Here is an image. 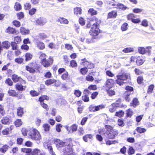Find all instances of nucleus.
<instances>
[{
	"label": "nucleus",
	"instance_id": "nucleus-29",
	"mask_svg": "<svg viewBox=\"0 0 155 155\" xmlns=\"http://www.w3.org/2000/svg\"><path fill=\"white\" fill-rule=\"evenodd\" d=\"M9 146L6 144H3L2 147H0V152L4 154L8 150Z\"/></svg>",
	"mask_w": 155,
	"mask_h": 155
},
{
	"label": "nucleus",
	"instance_id": "nucleus-52",
	"mask_svg": "<svg viewBox=\"0 0 155 155\" xmlns=\"http://www.w3.org/2000/svg\"><path fill=\"white\" fill-rule=\"evenodd\" d=\"M134 49L133 48L131 47H127L124 48L122 51L125 53H129L133 51Z\"/></svg>",
	"mask_w": 155,
	"mask_h": 155
},
{
	"label": "nucleus",
	"instance_id": "nucleus-60",
	"mask_svg": "<svg viewBox=\"0 0 155 155\" xmlns=\"http://www.w3.org/2000/svg\"><path fill=\"white\" fill-rule=\"evenodd\" d=\"M5 111L4 109L3 106L0 104V114L2 116H4L5 115Z\"/></svg>",
	"mask_w": 155,
	"mask_h": 155
},
{
	"label": "nucleus",
	"instance_id": "nucleus-54",
	"mask_svg": "<svg viewBox=\"0 0 155 155\" xmlns=\"http://www.w3.org/2000/svg\"><path fill=\"white\" fill-rule=\"evenodd\" d=\"M36 22L37 25H39L42 26L44 25V22L43 21L42 19L41 18H39L37 19L36 21Z\"/></svg>",
	"mask_w": 155,
	"mask_h": 155
},
{
	"label": "nucleus",
	"instance_id": "nucleus-27",
	"mask_svg": "<svg viewBox=\"0 0 155 155\" xmlns=\"http://www.w3.org/2000/svg\"><path fill=\"white\" fill-rule=\"evenodd\" d=\"M24 108L19 107L17 109V115L19 117H22L24 114Z\"/></svg>",
	"mask_w": 155,
	"mask_h": 155
},
{
	"label": "nucleus",
	"instance_id": "nucleus-9",
	"mask_svg": "<svg viewBox=\"0 0 155 155\" xmlns=\"http://www.w3.org/2000/svg\"><path fill=\"white\" fill-rule=\"evenodd\" d=\"M54 59L53 58L51 57H49L48 58V60L46 58H44L41 60V63L42 65L45 68H48L51 65L53 62Z\"/></svg>",
	"mask_w": 155,
	"mask_h": 155
},
{
	"label": "nucleus",
	"instance_id": "nucleus-11",
	"mask_svg": "<svg viewBox=\"0 0 155 155\" xmlns=\"http://www.w3.org/2000/svg\"><path fill=\"white\" fill-rule=\"evenodd\" d=\"M151 46H147L146 48L143 47H140L138 48V52L139 53L142 54H150L151 53Z\"/></svg>",
	"mask_w": 155,
	"mask_h": 155
},
{
	"label": "nucleus",
	"instance_id": "nucleus-3",
	"mask_svg": "<svg viewBox=\"0 0 155 155\" xmlns=\"http://www.w3.org/2000/svg\"><path fill=\"white\" fill-rule=\"evenodd\" d=\"M28 134L30 138L32 140L38 141L41 139V136L40 132L36 129H31L29 130Z\"/></svg>",
	"mask_w": 155,
	"mask_h": 155
},
{
	"label": "nucleus",
	"instance_id": "nucleus-25",
	"mask_svg": "<svg viewBox=\"0 0 155 155\" xmlns=\"http://www.w3.org/2000/svg\"><path fill=\"white\" fill-rule=\"evenodd\" d=\"M13 125H11L9 127H6L2 131V134L3 135L8 134H9L10 132L13 129Z\"/></svg>",
	"mask_w": 155,
	"mask_h": 155
},
{
	"label": "nucleus",
	"instance_id": "nucleus-17",
	"mask_svg": "<svg viewBox=\"0 0 155 155\" xmlns=\"http://www.w3.org/2000/svg\"><path fill=\"white\" fill-rule=\"evenodd\" d=\"M91 21H95L92 25L99 27L100 24L101 23V21L100 19H99L96 17L94 16L92 18Z\"/></svg>",
	"mask_w": 155,
	"mask_h": 155
},
{
	"label": "nucleus",
	"instance_id": "nucleus-28",
	"mask_svg": "<svg viewBox=\"0 0 155 155\" xmlns=\"http://www.w3.org/2000/svg\"><path fill=\"white\" fill-rule=\"evenodd\" d=\"M139 104V102L137 98L136 97L134 98L132 102L130 104V106H132L134 107H136Z\"/></svg>",
	"mask_w": 155,
	"mask_h": 155
},
{
	"label": "nucleus",
	"instance_id": "nucleus-7",
	"mask_svg": "<svg viewBox=\"0 0 155 155\" xmlns=\"http://www.w3.org/2000/svg\"><path fill=\"white\" fill-rule=\"evenodd\" d=\"M49 100V97L47 95H41L38 99V101L41 107L47 111L49 110V107L47 104L44 102V101L45 100L48 101Z\"/></svg>",
	"mask_w": 155,
	"mask_h": 155
},
{
	"label": "nucleus",
	"instance_id": "nucleus-33",
	"mask_svg": "<svg viewBox=\"0 0 155 155\" xmlns=\"http://www.w3.org/2000/svg\"><path fill=\"white\" fill-rule=\"evenodd\" d=\"M17 83L15 85V87L16 90L18 91H22L25 90L23 86L21 84Z\"/></svg>",
	"mask_w": 155,
	"mask_h": 155
},
{
	"label": "nucleus",
	"instance_id": "nucleus-51",
	"mask_svg": "<svg viewBox=\"0 0 155 155\" xmlns=\"http://www.w3.org/2000/svg\"><path fill=\"white\" fill-rule=\"evenodd\" d=\"M128 24L126 22L124 23L121 25V29L122 31H125L128 29Z\"/></svg>",
	"mask_w": 155,
	"mask_h": 155
},
{
	"label": "nucleus",
	"instance_id": "nucleus-44",
	"mask_svg": "<svg viewBox=\"0 0 155 155\" xmlns=\"http://www.w3.org/2000/svg\"><path fill=\"white\" fill-rule=\"evenodd\" d=\"M47 147L51 155H56L55 153L53 151V149L51 146L47 145Z\"/></svg>",
	"mask_w": 155,
	"mask_h": 155
},
{
	"label": "nucleus",
	"instance_id": "nucleus-40",
	"mask_svg": "<svg viewBox=\"0 0 155 155\" xmlns=\"http://www.w3.org/2000/svg\"><path fill=\"white\" fill-rule=\"evenodd\" d=\"M82 10L81 8L76 7L74 9V13L75 14L81 15Z\"/></svg>",
	"mask_w": 155,
	"mask_h": 155
},
{
	"label": "nucleus",
	"instance_id": "nucleus-38",
	"mask_svg": "<svg viewBox=\"0 0 155 155\" xmlns=\"http://www.w3.org/2000/svg\"><path fill=\"white\" fill-rule=\"evenodd\" d=\"M81 99L84 102H87L89 101V97L88 94L83 93L81 97Z\"/></svg>",
	"mask_w": 155,
	"mask_h": 155
},
{
	"label": "nucleus",
	"instance_id": "nucleus-45",
	"mask_svg": "<svg viewBox=\"0 0 155 155\" xmlns=\"http://www.w3.org/2000/svg\"><path fill=\"white\" fill-rule=\"evenodd\" d=\"M14 8L16 11H19L21 10L22 7L20 4L18 2H16L14 6Z\"/></svg>",
	"mask_w": 155,
	"mask_h": 155
},
{
	"label": "nucleus",
	"instance_id": "nucleus-22",
	"mask_svg": "<svg viewBox=\"0 0 155 155\" xmlns=\"http://www.w3.org/2000/svg\"><path fill=\"white\" fill-rule=\"evenodd\" d=\"M57 80L54 79L49 78L46 80L45 81V84L47 86H51L55 84Z\"/></svg>",
	"mask_w": 155,
	"mask_h": 155
},
{
	"label": "nucleus",
	"instance_id": "nucleus-10",
	"mask_svg": "<svg viewBox=\"0 0 155 155\" xmlns=\"http://www.w3.org/2000/svg\"><path fill=\"white\" fill-rule=\"evenodd\" d=\"M101 30L99 27L92 25L89 31L90 35L93 37H96L98 36L101 33Z\"/></svg>",
	"mask_w": 155,
	"mask_h": 155
},
{
	"label": "nucleus",
	"instance_id": "nucleus-23",
	"mask_svg": "<svg viewBox=\"0 0 155 155\" xmlns=\"http://www.w3.org/2000/svg\"><path fill=\"white\" fill-rule=\"evenodd\" d=\"M132 94V93H130L127 91H125L123 94V97L126 101L129 102L131 100V98L130 96Z\"/></svg>",
	"mask_w": 155,
	"mask_h": 155
},
{
	"label": "nucleus",
	"instance_id": "nucleus-63",
	"mask_svg": "<svg viewBox=\"0 0 155 155\" xmlns=\"http://www.w3.org/2000/svg\"><path fill=\"white\" fill-rule=\"evenodd\" d=\"M15 124L16 127H19L21 126L22 124V123L21 120L20 119H17L14 122Z\"/></svg>",
	"mask_w": 155,
	"mask_h": 155
},
{
	"label": "nucleus",
	"instance_id": "nucleus-15",
	"mask_svg": "<svg viewBox=\"0 0 155 155\" xmlns=\"http://www.w3.org/2000/svg\"><path fill=\"white\" fill-rule=\"evenodd\" d=\"M105 106L103 104H101L97 106L91 105L89 107V110L91 112H95L104 108Z\"/></svg>",
	"mask_w": 155,
	"mask_h": 155
},
{
	"label": "nucleus",
	"instance_id": "nucleus-8",
	"mask_svg": "<svg viewBox=\"0 0 155 155\" xmlns=\"http://www.w3.org/2000/svg\"><path fill=\"white\" fill-rule=\"evenodd\" d=\"M80 64L88 69H92L94 68V64L91 61H88L86 58L82 59Z\"/></svg>",
	"mask_w": 155,
	"mask_h": 155
},
{
	"label": "nucleus",
	"instance_id": "nucleus-24",
	"mask_svg": "<svg viewBox=\"0 0 155 155\" xmlns=\"http://www.w3.org/2000/svg\"><path fill=\"white\" fill-rule=\"evenodd\" d=\"M1 123L4 125H9L10 124L11 120L7 116L3 117L1 120Z\"/></svg>",
	"mask_w": 155,
	"mask_h": 155
},
{
	"label": "nucleus",
	"instance_id": "nucleus-42",
	"mask_svg": "<svg viewBox=\"0 0 155 155\" xmlns=\"http://www.w3.org/2000/svg\"><path fill=\"white\" fill-rule=\"evenodd\" d=\"M93 138V135L90 134H86L84 135L83 137V139L86 142H87L88 141V139H91Z\"/></svg>",
	"mask_w": 155,
	"mask_h": 155
},
{
	"label": "nucleus",
	"instance_id": "nucleus-2",
	"mask_svg": "<svg viewBox=\"0 0 155 155\" xmlns=\"http://www.w3.org/2000/svg\"><path fill=\"white\" fill-rule=\"evenodd\" d=\"M130 77L129 74L124 72H121L116 75L117 78L115 80V82L119 86H121L125 83L124 81H127Z\"/></svg>",
	"mask_w": 155,
	"mask_h": 155
},
{
	"label": "nucleus",
	"instance_id": "nucleus-35",
	"mask_svg": "<svg viewBox=\"0 0 155 155\" xmlns=\"http://www.w3.org/2000/svg\"><path fill=\"white\" fill-rule=\"evenodd\" d=\"M144 61L143 58L139 56L137 57V60L136 61V63L137 65L140 66L144 63Z\"/></svg>",
	"mask_w": 155,
	"mask_h": 155
},
{
	"label": "nucleus",
	"instance_id": "nucleus-5",
	"mask_svg": "<svg viewBox=\"0 0 155 155\" xmlns=\"http://www.w3.org/2000/svg\"><path fill=\"white\" fill-rule=\"evenodd\" d=\"M105 127L106 129V134L108 138L114 139L116 136L117 135V131L114 130L112 126L109 125H106Z\"/></svg>",
	"mask_w": 155,
	"mask_h": 155
},
{
	"label": "nucleus",
	"instance_id": "nucleus-49",
	"mask_svg": "<svg viewBox=\"0 0 155 155\" xmlns=\"http://www.w3.org/2000/svg\"><path fill=\"white\" fill-rule=\"evenodd\" d=\"M88 13L92 15H96L97 14V12L93 8H90L88 11Z\"/></svg>",
	"mask_w": 155,
	"mask_h": 155
},
{
	"label": "nucleus",
	"instance_id": "nucleus-48",
	"mask_svg": "<svg viewBox=\"0 0 155 155\" xmlns=\"http://www.w3.org/2000/svg\"><path fill=\"white\" fill-rule=\"evenodd\" d=\"M18 19L20 20L24 18L25 17L24 13L23 12H20L16 14Z\"/></svg>",
	"mask_w": 155,
	"mask_h": 155
},
{
	"label": "nucleus",
	"instance_id": "nucleus-55",
	"mask_svg": "<svg viewBox=\"0 0 155 155\" xmlns=\"http://www.w3.org/2000/svg\"><path fill=\"white\" fill-rule=\"evenodd\" d=\"M15 61L18 64H21L23 62L24 59L21 57L17 58L15 59Z\"/></svg>",
	"mask_w": 155,
	"mask_h": 155
},
{
	"label": "nucleus",
	"instance_id": "nucleus-47",
	"mask_svg": "<svg viewBox=\"0 0 155 155\" xmlns=\"http://www.w3.org/2000/svg\"><path fill=\"white\" fill-rule=\"evenodd\" d=\"M21 41V36L17 35L14 38V42L17 44L20 43Z\"/></svg>",
	"mask_w": 155,
	"mask_h": 155
},
{
	"label": "nucleus",
	"instance_id": "nucleus-64",
	"mask_svg": "<svg viewBox=\"0 0 155 155\" xmlns=\"http://www.w3.org/2000/svg\"><path fill=\"white\" fill-rule=\"evenodd\" d=\"M37 11V9L35 8H32L30 9L28 12V13L30 15L32 16L34 15Z\"/></svg>",
	"mask_w": 155,
	"mask_h": 155
},
{
	"label": "nucleus",
	"instance_id": "nucleus-59",
	"mask_svg": "<svg viewBox=\"0 0 155 155\" xmlns=\"http://www.w3.org/2000/svg\"><path fill=\"white\" fill-rule=\"evenodd\" d=\"M17 43L14 41H12L11 43V45L12 47V49L13 50H16L18 48Z\"/></svg>",
	"mask_w": 155,
	"mask_h": 155
},
{
	"label": "nucleus",
	"instance_id": "nucleus-56",
	"mask_svg": "<svg viewBox=\"0 0 155 155\" xmlns=\"http://www.w3.org/2000/svg\"><path fill=\"white\" fill-rule=\"evenodd\" d=\"M125 91H127L130 93H132L134 91V88L132 87L129 85L125 87ZM133 93V92H132Z\"/></svg>",
	"mask_w": 155,
	"mask_h": 155
},
{
	"label": "nucleus",
	"instance_id": "nucleus-26",
	"mask_svg": "<svg viewBox=\"0 0 155 155\" xmlns=\"http://www.w3.org/2000/svg\"><path fill=\"white\" fill-rule=\"evenodd\" d=\"M121 99L120 98H119L115 102L113 103V104L117 107L122 108L124 107L125 106L126 107V105H123V104H121Z\"/></svg>",
	"mask_w": 155,
	"mask_h": 155
},
{
	"label": "nucleus",
	"instance_id": "nucleus-62",
	"mask_svg": "<svg viewBox=\"0 0 155 155\" xmlns=\"http://www.w3.org/2000/svg\"><path fill=\"white\" fill-rule=\"evenodd\" d=\"M128 153L129 155H131L134 153L135 150L132 146H129L128 150Z\"/></svg>",
	"mask_w": 155,
	"mask_h": 155
},
{
	"label": "nucleus",
	"instance_id": "nucleus-20",
	"mask_svg": "<svg viewBox=\"0 0 155 155\" xmlns=\"http://www.w3.org/2000/svg\"><path fill=\"white\" fill-rule=\"evenodd\" d=\"M61 79L63 81H67L70 79V76L68 72L66 71L61 76Z\"/></svg>",
	"mask_w": 155,
	"mask_h": 155
},
{
	"label": "nucleus",
	"instance_id": "nucleus-18",
	"mask_svg": "<svg viewBox=\"0 0 155 155\" xmlns=\"http://www.w3.org/2000/svg\"><path fill=\"white\" fill-rule=\"evenodd\" d=\"M37 47L40 50H43L46 48L45 44L41 41H38L35 43Z\"/></svg>",
	"mask_w": 155,
	"mask_h": 155
},
{
	"label": "nucleus",
	"instance_id": "nucleus-57",
	"mask_svg": "<svg viewBox=\"0 0 155 155\" xmlns=\"http://www.w3.org/2000/svg\"><path fill=\"white\" fill-rule=\"evenodd\" d=\"M70 66L72 68L76 67L78 64L76 61L73 60H71L70 61Z\"/></svg>",
	"mask_w": 155,
	"mask_h": 155
},
{
	"label": "nucleus",
	"instance_id": "nucleus-13",
	"mask_svg": "<svg viewBox=\"0 0 155 155\" xmlns=\"http://www.w3.org/2000/svg\"><path fill=\"white\" fill-rule=\"evenodd\" d=\"M10 47V43L8 41H4L2 43L0 41V55L3 50V49H8Z\"/></svg>",
	"mask_w": 155,
	"mask_h": 155
},
{
	"label": "nucleus",
	"instance_id": "nucleus-6",
	"mask_svg": "<svg viewBox=\"0 0 155 155\" xmlns=\"http://www.w3.org/2000/svg\"><path fill=\"white\" fill-rule=\"evenodd\" d=\"M39 68L38 64L35 62H30L25 67L26 70L32 74H35L36 72V70H38Z\"/></svg>",
	"mask_w": 155,
	"mask_h": 155
},
{
	"label": "nucleus",
	"instance_id": "nucleus-58",
	"mask_svg": "<svg viewBox=\"0 0 155 155\" xmlns=\"http://www.w3.org/2000/svg\"><path fill=\"white\" fill-rule=\"evenodd\" d=\"M30 94L32 97H36L39 95V93L35 90H31L30 91Z\"/></svg>",
	"mask_w": 155,
	"mask_h": 155
},
{
	"label": "nucleus",
	"instance_id": "nucleus-43",
	"mask_svg": "<svg viewBox=\"0 0 155 155\" xmlns=\"http://www.w3.org/2000/svg\"><path fill=\"white\" fill-rule=\"evenodd\" d=\"M5 83L8 86H11L13 84V82L11 79L9 78H7L5 81Z\"/></svg>",
	"mask_w": 155,
	"mask_h": 155
},
{
	"label": "nucleus",
	"instance_id": "nucleus-61",
	"mask_svg": "<svg viewBox=\"0 0 155 155\" xmlns=\"http://www.w3.org/2000/svg\"><path fill=\"white\" fill-rule=\"evenodd\" d=\"M38 37L40 39L42 40L45 39L48 37V35L44 33H39L38 35Z\"/></svg>",
	"mask_w": 155,
	"mask_h": 155
},
{
	"label": "nucleus",
	"instance_id": "nucleus-12",
	"mask_svg": "<svg viewBox=\"0 0 155 155\" xmlns=\"http://www.w3.org/2000/svg\"><path fill=\"white\" fill-rule=\"evenodd\" d=\"M114 80L111 78L107 79L103 87V88L104 90L108 89H111L114 87Z\"/></svg>",
	"mask_w": 155,
	"mask_h": 155
},
{
	"label": "nucleus",
	"instance_id": "nucleus-37",
	"mask_svg": "<svg viewBox=\"0 0 155 155\" xmlns=\"http://www.w3.org/2000/svg\"><path fill=\"white\" fill-rule=\"evenodd\" d=\"M136 130L138 133L142 134L145 132L147 130L141 127H138L136 128Z\"/></svg>",
	"mask_w": 155,
	"mask_h": 155
},
{
	"label": "nucleus",
	"instance_id": "nucleus-19",
	"mask_svg": "<svg viewBox=\"0 0 155 155\" xmlns=\"http://www.w3.org/2000/svg\"><path fill=\"white\" fill-rule=\"evenodd\" d=\"M117 12L116 11L113 10L109 12L107 15V18H114L117 16Z\"/></svg>",
	"mask_w": 155,
	"mask_h": 155
},
{
	"label": "nucleus",
	"instance_id": "nucleus-21",
	"mask_svg": "<svg viewBox=\"0 0 155 155\" xmlns=\"http://www.w3.org/2000/svg\"><path fill=\"white\" fill-rule=\"evenodd\" d=\"M5 32L8 34H15L17 33V31L14 28L8 26L5 30Z\"/></svg>",
	"mask_w": 155,
	"mask_h": 155
},
{
	"label": "nucleus",
	"instance_id": "nucleus-50",
	"mask_svg": "<svg viewBox=\"0 0 155 155\" xmlns=\"http://www.w3.org/2000/svg\"><path fill=\"white\" fill-rule=\"evenodd\" d=\"M108 89L105 90L107 92L108 94L110 96H111L115 94V91L113 90Z\"/></svg>",
	"mask_w": 155,
	"mask_h": 155
},
{
	"label": "nucleus",
	"instance_id": "nucleus-32",
	"mask_svg": "<svg viewBox=\"0 0 155 155\" xmlns=\"http://www.w3.org/2000/svg\"><path fill=\"white\" fill-rule=\"evenodd\" d=\"M57 21L60 24H68L69 23V21L67 19L63 17H60L58 19Z\"/></svg>",
	"mask_w": 155,
	"mask_h": 155
},
{
	"label": "nucleus",
	"instance_id": "nucleus-39",
	"mask_svg": "<svg viewBox=\"0 0 155 155\" xmlns=\"http://www.w3.org/2000/svg\"><path fill=\"white\" fill-rule=\"evenodd\" d=\"M154 87V85L153 84H151L149 85L147 91V93L148 94L152 93Z\"/></svg>",
	"mask_w": 155,
	"mask_h": 155
},
{
	"label": "nucleus",
	"instance_id": "nucleus-1",
	"mask_svg": "<svg viewBox=\"0 0 155 155\" xmlns=\"http://www.w3.org/2000/svg\"><path fill=\"white\" fill-rule=\"evenodd\" d=\"M54 143L57 148L61 149L64 147L62 150L63 155H75L71 139H66L63 141L56 139L54 140Z\"/></svg>",
	"mask_w": 155,
	"mask_h": 155
},
{
	"label": "nucleus",
	"instance_id": "nucleus-4",
	"mask_svg": "<svg viewBox=\"0 0 155 155\" xmlns=\"http://www.w3.org/2000/svg\"><path fill=\"white\" fill-rule=\"evenodd\" d=\"M21 152L26 153V155H45L43 153H40L38 155L41 151L38 148L34 149L32 151V149L30 148H22L21 149Z\"/></svg>",
	"mask_w": 155,
	"mask_h": 155
},
{
	"label": "nucleus",
	"instance_id": "nucleus-53",
	"mask_svg": "<svg viewBox=\"0 0 155 155\" xmlns=\"http://www.w3.org/2000/svg\"><path fill=\"white\" fill-rule=\"evenodd\" d=\"M13 25L17 28H19L21 26L20 22L16 20H13L12 22Z\"/></svg>",
	"mask_w": 155,
	"mask_h": 155
},
{
	"label": "nucleus",
	"instance_id": "nucleus-31",
	"mask_svg": "<svg viewBox=\"0 0 155 155\" xmlns=\"http://www.w3.org/2000/svg\"><path fill=\"white\" fill-rule=\"evenodd\" d=\"M134 114V112L132 110L131 108H129L126 110V117L131 118Z\"/></svg>",
	"mask_w": 155,
	"mask_h": 155
},
{
	"label": "nucleus",
	"instance_id": "nucleus-14",
	"mask_svg": "<svg viewBox=\"0 0 155 155\" xmlns=\"http://www.w3.org/2000/svg\"><path fill=\"white\" fill-rule=\"evenodd\" d=\"M12 79L14 83L19 82L21 83L24 84H25L26 83V82L25 80L16 74H14L12 75Z\"/></svg>",
	"mask_w": 155,
	"mask_h": 155
},
{
	"label": "nucleus",
	"instance_id": "nucleus-36",
	"mask_svg": "<svg viewBox=\"0 0 155 155\" xmlns=\"http://www.w3.org/2000/svg\"><path fill=\"white\" fill-rule=\"evenodd\" d=\"M25 61H26L31 60L33 57L32 55L29 52H27L25 54Z\"/></svg>",
	"mask_w": 155,
	"mask_h": 155
},
{
	"label": "nucleus",
	"instance_id": "nucleus-30",
	"mask_svg": "<svg viewBox=\"0 0 155 155\" xmlns=\"http://www.w3.org/2000/svg\"><path fill=\"white\" fill-rule=\"evenodd\" d=\"M116 6V8L117 9L122 11H125L127 8V7L124 5L120 3H118Z\"/></svg>",
	"mask_w": 155,
	"mask_h": 155
},
{
	"label": "nucleus",
	"instance_id": "nucleus-46",
	"mask_svg": "<svg viewBox=\"0 0 155 155\" xmlns=\"http://www.w3.org/2000/svg\"><path fill=\"white\" fill-rule=\"evenodd\" d=\"M88 71V70L85 67L81 68L79 71L80 73L83 75L86 74Z\"/></svg>",
	"mask_w": 155,
	"mask_h": 155
},
{
	"label": "nucleus",
	"instance_id": "nucleus-16",
	"mask_svg": "<svg viewBox=\"0 0 155 155\" xmlns=\"http://www.w3.org/2000/svg\"><path fill=\"white\" fill-rule=\"evenodd\" d=\"M8 93L10 96L16 97L18 99H21L23 96V94H18L17 92L14 90H9L8 91Z\"/></svg>",
	"mask_w": 155,
	"mask_h": 155
},
{
	"label": "nucleus",
	"instance_id": "nucleus-41",
	"mask_svg": "<svg viewBox=\"0 0 155 155\" xmlns=\"http://www.w3.org/2000/svg\"><path fill=\"white\" fill-rule=\"evenodd\" d=\"M124 111L122 110H120L115 113V115L116 116L121 117L124 116Z\"/></svg>",
	"mask_w": 155,
	"mask_h": 155
},
{
	"label": "nucleus",
	"instance_id": "nucleus-34",
	"mask_svg": "<svg viewBox=\"0 0 155 155\" xmlns=\"http://www.w3.org/2000/svg\"><path fill=\"white\" fill-rule=\"evenodd\" d=\"M20 30L21 33L23 35H26L29 34L30 33L29 30L26 29L24 27H21Z\"/></svg>",
	"mask_w": 155,
	"mask_h": 155
}]
</instances>
